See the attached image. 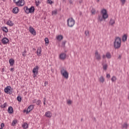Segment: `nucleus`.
Returning a JSON list of instances; mask_svg holds the SVG:
<instances>
[{
    "mask_svg": "<svg viewBox=\"0 0 129 129\" xmlns=\"http://www.w3.org/2000/svg\"><path fill=\"white\" fill-rule=\"evenodd\" d=\"M101 14H102V17H101V15H98V20L99 22H102L103 19L105 20L108 18V14H107V11H106V10H102Z\"/></svg>",
    "mask_w": 129,
    "mask_h": 129,
    "instance_id": "1",
    "label": "nucleus"
},
{
    "mask_svg": "<svg viewBox=\"0 0 129 129\" xmlns=\"http://www.w3.org/2000/svg\"><path fill=\"white\" fill-rule=\"evenodd\" d=\"M121 45V39L119 37H116L114 42V47L115 49H119Z\"/></svg>",
    "mask_w": 129,
    "mask_h": 129,
    "instance_id": "2",
    "label": "nucleus"
},
{
    "mask_svg": "<svg viewBox=\"0 0 129 129\" xmlns=\"http://www.w3.org/2000/svg\"><path fill=\"white\" fill-rule=\"evenodd\" d=\"M68 26L70 27V28H72L74 25H75V20L73 19V18H69L67 20Z\"/></svg>",
    "mask_w": 129,
    "mask_h": 129,
    "instance_id": "3",
    "label": "nucleus"
},
{
    "mask_svg": "<svg viewBox=\"0 0 129 129\" xmlns=\"http://www.w3.org/2000/svg\"><path fill=\"white\" fill-rule=\"evenodd\" d=\"M60 73L61 75L66 78V79H68V78L69 77V74L68 73V72L63 68L61 69L60 70Z\"/></svg>",
    "mask_w": 129,
    "mask_h": 129,
    "instance_id": "4",
    "label": "nucleus"
},
{
    "mask_svg": "<svg viewBox=\"0 0 129 129\" xmlns=\"http://www.w3.org/2000/svg\"><path fill=\"white\" fill-rule=\"evenodd\" d=\"M4 91L5 93L9 94L10 95H11V94H13V91H12V87L10 86L6 87L4 89Z\"/></svg>",
    "mask_w": 129,
    "mask_h": 129,
    "instance_id": "5",
    "label": "nucleus"
},
{
    "mask_svg": "<svg viewBox=\"0 0 129 129\" xmlns=\"http://www.w3.org/2000/svg\"><path fill=\"white\" fill-rule=\"evenodd\" d=\"M95 58L98 61H100V60H101V56H100V54L98 53V51L97 50L95 51Z\"/></svg>",
    "mask_w": 129,
    "mask_h": 129,
    "instance_id": "6",
    "label": "nucleus"
},
{
    "mask_svg": "<svg viewBox=\"0 0 129 129\" xmlns=\"http://www.w3.org/2000/svg\"><path fill=\"white\" fill-rule=\"evenodd\" d=\"M29 31L30 33L32 34V35H33V36H36V30H35V29H34L33 27L32 26L29 27Z\"/></svg>",
    "mask_w": 129,
    "mask_h": 129,
    "instance_id": "7",
    "label": "nucleus"
},
{
    "mask_svg": "<svg viewBox=\"0 0 129 129\" xmlns=\"http://www.w3.org/2000/svg\"><path fill=\"white\" fill-rule=\"evenodd\" d=\"M34 109V105H30L28 107V108L27 109L26 111V114H28L30 112L32 111Z\"/></svg>",
    "mask_w": 129,
    "mask_h": 129,
    "instance_id": "8",
    "label": "nucleus"
},
{
    "mask_svg": "<svg viewBox=\"0 0 129 129\" xmlns=\"http://www.w3.org/2000/svg\"><path fill=\"white\" fill-rule=\"evenodd\" d=\"M2 42L4 45H6L9 43V39L7 37H4L2 39Z\"/></svg>",
    "mask_w": 129,
    "mask_h": 129,
    "instance_id": "9",
    "label": "nucleus"
},
{
    "mask_svg": "<svg viewBox=\"0 0 129 129\" xmlns=\"http://www.w3.org/2000/svg\"><path fill=\"white\" fill-rule=\"evenodd\" d=\"M59 59L60 60H65L66 59V53H61L59 55Z\"/></svg>",
    "mask_w": 129,
    "mask_h": 129,
    "instance_id": "10",
    "label": "nucleus"
},
{
    "mask_svg": "<svg viewBox=\"0 0 129 129\" xmlns=\"http://www.w3.org/2000/svg\"><path fill=\"white\" fill-rule=\"evenodd\" d=\"M32 72L33 73H36L38 74L39 72V66H36L35 67H34L33 69Z\"/></svg>",
    "mask_w": 129,
    "mask_h": 129,
    "instance_id": "11",
    "label": "nucleus"
},
{
    "mask_svg": "<svg viewBox=\"0 0 129 129\" xmlns=\"http://www.w3.org/2000/svg\"><path fill=\"white\" fill-rule=\"evenodd\" d=\"M36 53L37 56H41V53H42V48L41 47L37 48Z\"/></svg>",
    "mask_w": 129,
    "mask_h": 129,
    "instance_id": "12",
    "label": "nucleus"
},
{
    "mask_svg": "<svg viewBox=\"0 0 129 129\" xmlns=\"http://www.w3.org/2000/svg\"><path fill=\"white\" fill-rule=\"evenodd\" d=\"M25 0H21L20 1H18V6L19 7H23L25 5Z\"/></svg>",
    "mask_w": 129,
    "mask_h": 129,
    "instance_id": "13",
    "label": "nucleus"
},
{
    "mask_svg": "<svg viewBox=\"0 0 129 129\" xmlns=\"http://www.w3.org/2000/svg\"><path fill=\"white\" fill-rule=\"evenodd\" d=\"M8 112L10 114H12V113H14V109L13 108V107L12 106L9 107L8 109Z\"/></svg>",
    "mask_w": 129,
    "mask_h": 129,
    "instance_id": "14",
    "label": "nucleus"
},
{
    "mask_svg": "<svg viewBox=\"0 0 129 129\" xmlns=\"http://www.w3.org/2000/svg\"><path fill=\"white\" fill-rule=\"evenodd\" d=\"M35 12V7L34 6H31L30 8H29V14H32Z\"/></svg>",
    "mask_w": 129,
    "mask_h": 129,
    "instance_id": "15",
    "label": "nucleus"
},
{
    "mask_svg": "<svg viewBox=\"0 0 129 129\" xmlns=\"http://www.w3.org/2000/svg\"><path fill=\"white\" fill-rule=\"evenodd\" d=\"M45 115L46 117H49V118L52 117V114L51 113V112L49 111L45 113Z\"/></svg>",
    "mask_w": 129,
    "mask_h": 129,
    "instance_id": "16",
    "label": "nucleus"
},
{
    "mask_svg": "<svg viewBox=\"0 0 129 129\" xmlns=\"http://www.w3.org/2000/svg\"><path fill=\"white\" fill-rule=\"evenodd\" d=\"M12 12L13 13V14H18V13H19V8H14L12 10Z\"/></svg>",
    "mask_w": 129,
    "mask_h": 129,
    "instance_id": "17",
    "label": "nucleus"
},
{
    "mask_svg": "<svg viewBox=\"0 0 129 129\" xmlns=\"http://www.w3.org/2000/svg\"><path fill=\"white\" fill-rule=\"evenodd\" d=\"M9 63L10 66H14V64H15V60L13 58H11L9 59Z\"/></svg>",
    "mask_w": 129,
    "mask_h": 129,
    "instance_id": "18",
    "label": "nucleus"
},
{
    "mask_svg": "<svg viewBox=\"0 0 129 129\" xmlns=\"http://www.w3.org/2000/svg\"><path fill=\"white\" fill-rule=\"evenodd\" d=\"M1 30L5 33H8L9 32V30L7 27H2Z\"/></svg>",
    "mask_w": 129,
    "mask_h": 129,
    "instance_id": "19",
    "label": "nucleus"
},
{
    "mask_svg": "<svg viewBox=\"0 0 129 129\" xmlns=\"http://www.w3.org/2000/svg\"><path fill=\"white\" fill-rule=\"evenodd\" d=\"M128 126V124L127 123L125 122L123 124H122L121 128L127 129Z\"/></svg>",
    "mask_w": 129,
    "mask_h": 129,
    "instance_id": "20",
    "label": "nucleus"
},
{
    "mask_svg": "<svg viewBox=\"0 0 129 129\" xmlns=\"http://www.w3.org/2000/svg\"><path fill=\"white\" fill-rule=\"evenodd\" d=\"M98 80L99 82H100V83H103L104 82L105 80L103 76H101L100 78H99Z\"/></svg>",
    "mask_w": 129,
    "mask_h": 129,
    "instance_id": "21",
    "label": "nucleus"
},
{
    "mask_svg": "<svg viewBox=\"0 0 129 129\" xmlns=\"http://www.w3.org/2000/svg\"><path fill=\"white\" fill-rule=\"evenodd\" d=\"M7 25L10 27H13V26H14V23H13V21L9 20L7 22Z\"/></svg>",
    "mask_w": 129,
    "mask_h": 129,
    "instance_id": "22",
    "label": "nucleus"
},
{
    "mask_svg": "<svg viewBox=\"0 0 129 129\" xmlns=\"http://www.w3.org/2000/svg\"><path fill=\"white\" fill-rule=\"evenodd\" d=\"M109 23L110 25L113 26V25H114V24H115V21H114V20H113L112 19H110Z\"/></svg>",
    "mask_w": 129,
    "mask_h": 129,
    "instance_id": "23",
    "label": "nucleus"
},
{
    "mask_svg": "<svg viewBox=\"0 0 129 129\" xmlns=\"http://www.w3.org/2000/svg\"><path fill=\"white\" fill-rule=\"evenodd\" d=\"M106 57L107 59H110L111 58V54L109 52H108L106 53Z\"/></svg>",
    "mask_w": 129,
    "mask_h": 129,
    "instance_id": "24",
    "label": "nucleus"
},
{
    "mask_svg": "<svg viewBox=\"0 0 129 129\" xmlns=\"http://www.w3.org/2000/svg\"><path fill=\"white\" fill-rule=\"evenodd\" d=\"M63 39V36L62 35H58L56 36V40L58 41H61V40Z\"/></svg>",
    "mask_w": 129,
    "mask_h": 129,
    "instance_id": "25",
    "label": "nucleus"
},
{
    "mask_svg": "<svg viewBox=\"0 0 129 129\" xmlns=\"http://www.w3.org/2000/svg\"><path fill=\"white\" fill-rule=\"evenodd\" d=\"M127 40V35L126 34H124L122 37V41L123 42H125Z\"/></svg>",
    "mask_w": 129,
    "mask_h": 129,
    "instance_id": "26",
    "label": "nucleus"
},
{
    "mask_svg": "<svg viewBox=\"0 0 129 129\" xmlns=\"http://www.w3.org/2000/svg\"><path fill=\"white\" fill-rule=\"evenodd\" d=\"M22 127H23V128H28V127H29L28 123L27 122H25L23 124Z\"/></svg>",
    "mask_w": 129,
    "mask_h": 129,
    "instance_id": "27",
    "label": "nucleus"
},
{
    "mask_svg": "<svg viewBox=\"0 0 129 129\" xmlns=\"http://www.w3.org/2000/svg\"><path fill=\"white\" fill-rule=\"evenodd\" d=\"M24 10L26 14H29V8H28V7H27V6L25 7L24 8Z\"/></svg>",
    "mask_w": 129,
    "mask_h": 129,
    "instance_id": "28",
    "label": "nucleus"
},
{
    "mask_svg": "<svg viewBox=\"0 0 129 129\" xmlns=\"http://www.w3.org/2000/svg\"><path fill=\"white\" fill-rule=\"evenodd\" d=\"M18 122V120H14L12 123V126H15L16 125V124Z\"/></svg>",
    "mask_w": 129,
    "mask_h": 129,
    "instance_id": "29",
    "label": "nucleus"
},
{
    "mask_svg": "<svg viewBox=\"0 0 129 129\" xmlns=\"http://www.w3.org/2000/svg\"><path fill=\"white\" fill-rule=\"evenodd\" d=\"M7 105H8V103H7V102H6L3 105H1V107L2 108H6V107H7Z\"/></svg>",
    "mask_w": 129,
    "mask_h": 129,
    "instance_id": "30",
    "label": "nucleus"
},
{
    "mask_svg": "<svg viewBox=\"0 0 129 129\" xmlns=\"http://www.w3.org/2000/svg\"><path fill=\"white\" fill-rule=\"evenodd\" d=\"M112 82H114V81H116V77L115 76H113L111 79Z\"/></svg>",
    "mask_w": 129,
    "mask_h": 129,
    "instance_id": "31",
    "label": "nucleus"
},
{
    "mask_svg": "<svg viewBox=\"0 0 129 129\" xmlns=\"http://www.w3.org/2000/svg\"><path fill=\"white\" fill-rule=\"evenodd\" d=\"M17 100H18V101H19V102H21L22 101V97L18 96L17 97Z\"/></svg>",
    "mask_w": 129,
    "mask_h": 129,
    "instance_id": "32",
    "label": "nucleus"
},
{
    "mask_svg": "<svg viewBox=\"0 0 129 129\" xmlns=\"http://www.w3.org/2000/svg\"><path fill=\"white\" fill-rule=\"evenodd\" d=\"M13 2L16 4V6H19V2H20V0H13Z\"/></svg>",
    "mask_w": 129,
    "mask_h": 129,
    "instance_id": "33",
    "label": "nucleus"
},
{
    "mask_svg": "<svg viewBox=\"0 0 129 129\" xmlns=\"http://www.w3.org/2000/svg\"><path fill=\"white\" fill-rule=\"evenodd\" d=\"M52 15H57V9L52 11Z\"/></svg>",
    "mask_w": 129,
    "mask_h": 129,
    "instance_id": "34",
    "label": "nucleus"
},
{
    "mask_svg": "<svg viewBox=\"0 0 129 129\" xmlns=\"http://www.w3.org/2000/svg\"><path fill=\"white\" fill-rule=\"evenodd\" d=\"M44 41L45 42V44H49V39H48V38L46 37L44 39Z\"/></svg>",
    "mask_w": 129,
    "mask_h": 129,
    "instance_id": "35",
    "label": "nucleus"
},
{
    "mask_svg": "<svg viewBox=\"0 0 129 129\" xmlns=\"http://www.w3.org/2000/svg\"><path fill=\"white\" fill-rule=\"evenodd\" d=\"M41 102H42L41 101V100H37V101H36V105H40Z\"/></svg>",
    "mask_w": 129,
    "mask_h": 129,
    "instance_id": "36",
    "label": "nucleus"
},
{
    "mask_svg": "<svg viewBox=\"0 0 129 129\" xmlns=\"http://www.w3.org/2000/svg\"><path fill=\"white\" fill-rule=\"evenodd\" d=\"M91 12L92 15H95V12H96V11H95V9H92Z\"/></svg>",
    "mask_w": 129,
    "mask_h": 129,
    "instance_id": "37",
    "label": "nucleus"
},
{
    "mask_svg": "<svg viewBox=\"0 0 129 129\" xmlns=\"http://www.w3.org/2000/svg\"><path fill=\"white\" fill-rule=\"evenodd\" d=\"M103 70H106L107 69V64H105L103 66Z\"/></svg>",
    "mask_w": 129,
    "mask_h": 129,
    "instance_id": "38",
    "label": "nucleus"
},
{
    "mask_svg": "<svg viewBox=\"0 0 129 129\" xmlns=\"http://www.w3.org/2000/svg\"><path fill=\"white\" fill-rule=\"evenodd\" d=\"M67 104H68L69 105H70V104H72V101H71V100H68L67 101Z\"/></svg>",
    "mask_w": 129,
    "mask_h": 129,
    "instance_id": "39",
    "label": "nucleus"
},
{
    "mask_svg": "<svg viewBox=\"0 0 129 129\" xmlns=\"http://www.w3.org/2000/svg\"><path fill=\"white\" fill-rule=\"evenodd\" d=\"M122 6H123L124 5V4H125V2H126V0H120Z\"/></svg>",
    "mask_w": 129,
    "mask_h": 129,
    "instance_id": "40",
    "label": "nucleus"
},
{
    "mask_svg": "<svg viewBox=\"0 0 129 129\" xmlns=\"http://www.w3.org/2000/svg\"><path fill=\"white\" fill-rule=\"evenodd\" d=\"M85 34L86 36H89V31L86 30L85 32Z\"/></svg>",
    "mask_w": 129,
    "mask_h": 129,
    "instance_id": "41",
    "label": "nucleus"
},
{
    "mask_svg": "<svg viewBox=\"0 0 129 129\" xmlns=\"http://www.w3.org/2000/svg\"><path fill=\"white\" fill-rule=\"evenodd\" d=\"M35 4L36 7H38L39 5H40V2H37V1H35Z\"/></svg>",
    "mask_w": 129,
    "mask_h": 129,
    "instance_id": "42",
    "label": "nucleus"
},
{
    "mask_svg": "<svg viewBox=\"0 0 129 129\" xmlns=\"http://www.w3.org/2000/svg\"><path fill=\"white\" fill-rule=\"evenodd\" d=\"M1 127L0 128H4L5 127V123H2L1 124Z\"/></svg>",
    "mask_w": 129,
    "mask_h": 129,
    "instance_id": "43",
    "label": "nucleus"
},
{
    "mask_svg": "<svg viewBox=\"0 0 129 129\" xmlns=\"http://www.w3.org/2000/svg\"><path fill=\"white\" fill-rule=\"evenodd\" d=\"M47 3L50 5H52V4H53V2L52 1V0H47Z\"/></svg>",
    "mask_w": 129,
    "mask_h": 129,
    "instance_id": "44",
    "label": "nucleus"
},
{
    "mask_svg": "<svg viewBox=\"0 0 129 129\" xmlns=\"http://www.w3.org/2000/svg\"><path fill=\"white\" fill-rule=\"evenodd\" d=\"M22 56H23V57H26V56H27L26 54V50L22 53Z\"/></svg>",
    "mask_w": 129,
    "mask_h": 129,
    "instance_id": "45",
    "label": "nucleus"
},
{
    "mask_svg": "<svg viewBox=\"0 0 129 129\" xmlns=\"http://www.w3.org/2000/svg\"><path fill=\"white\" fill-rule=\"evenodd\" d=\"M38 75V74L33 73V77L35 78Z\"/></svg>",
    "mask_w": 129,
    "mask_h": 129,
    "instance_id": "46",
    "label": "nucleus"
},
{
    "mask_svg": "<svg viewBox=\"0 0 129 129\" xmlns=\"http://www.w3.org/2000/svg\"><path fill=\"white\" fill-rule=\"evenodd\" d=\"M107 78H109L110 77V75L109 74H107L106 75Z\"/></svg>",
    "mask_w": 129,
    "mask_h": 129,
    "instance_id": "47",
    "label": "nucleus"
},
{
    "mask_svg": "<svg viewBox=\"0 0 129 129\" xmlns=\"http://www.w3.org/2000/svg\"><path fill=\"white\" fill-rule=\"evenodd\" d=\"M47 85H48V82L45 81L44 82V86H47Z\"/></svg>",
    "mask_w": 129,
    "mask_h": 129,
    "instance_id": "48",
    "label": "nucleus"
},
{
    "mask_svg": "<svg viewBox=\"0 0 129 129\" xmlns=\"http://www.w3.org/2000/svg\"><path fill=\"white\" fill-rule=\"evenodd\" d=\"M33 103H37V100L36 99H34L32 101Z\"/></svg>",
    "mask_w": 129,
    "mask_h": 129,
    "instance_id": "49",
    "label": "nucleus"
},
{
    "mask_svg": "<svg viewBox=\"0 0 129 129\" xmlns=\"http://www.w3.org/2000/svg\"><path fill=\"white\" fill-rule=\"evenodd\" d=\"M44 101L43 102V104L44 105H45L46 104V98H44Z\"/></svg>",
    "mask_w": 129,
    "mask_h": 129,
    "instance_id": "50",
    "label": "nucleus"
},
{
    "mask_svg": "<svg viewBox=\"0 0 129 129\" xmlns=\"http://www.w3.org/2000/svg\"><path fill=\"white\" fill-rule=\"evenodd\" d=\"M65 44H66V42L64 41V42H62V45L64 46H65Z\"/></svg>",
    "mask_w": 129,
    "mask_h": 129,
    "instance_id": "51",
    "label": "nucleus"
},
{
    "mask_svg": "<svg viewBox=\"0 0 129 129\" xmlns=\"http://www.w3.org/2000/svg\"><path fill=\"white\" fill-rule=\"evenodd\" d=\"M10 70L12 72H13V71H14V70H15V69H14L13 68L10 69Z\"/></svg>",
    "mask_w": 129,
    "mask_h": 129,
    "instance_id": "52",
    "label": "nucleus"
},
{
    "mask_svg": "<svg viewBox=\"0 0 129 129\" xmlns=\"http://www.w3.org/2000/svg\"><path fill=\"white\" fill-rule=\"evenodd\" d=\"M106 57V55H103L102 57H103V59L105 58Z\"/></svg>",
    "mask_w": 129,
    "mask_h": 129,
    "instance_id": "53",
    "label": "nucleus"
},
{
    "mask_svg": "<svg viewBox=\"0 0 129 129\" xmlns=\"http://www.w3.org/2000/svg\"><path fill=\"white\" fill-rule=\"evenodd\" d=\"M93 119L94 121H95V122H96V118L95 117H94Z\"/></svg>",
    "mask_w": 129,
    "mask_h": 129,
    "instance_id": "54",
    "label": "nucleus"
},
{
    "mask_svg": "<svg viewBox=\"0 0 129 129\" xmlns=\"http://www.w3.org/2000/svg\"><path fill=\"white\" fill-rule=\"evenodd\" d=\"M2 72H5V68H3L2 70Z\"/></svg>",
    "mask_w": 129,
    "mask_h": 129,
    "instance_id": "55",
    "label": "nucleus"
},
{
    "mask_svg": "<svg viewBox=\"0 0 129 129\" xmlns=\"http://www.w3.org/2000/svg\"><path fill=\"white\" fill-rule=\"evenodd\" d=\"M120 58H121V56L119 55L118 57V59H120Z\"/></svg>",
    "mask_w": 129,
    "mask_h": 129,
    "instance_id": "56",
    "label": "nucleus"
},
{
    "mask_svg": "<svg viewBox=\"0 0 129 129\" xmlns=\"http://www.w3.org/2000/svg\"><path fill=\"white\" fill-rule=\"evenodd\" d=\"M23 112H27V110L24 109V110H23Z\"/></svg>",
    "mask_w": 129,
    "mask_h": 129,
    "instance_id": "57",
    "label": "nucleus"
},
{
    "mask_svg": "<svg viewBox=\"0 0 129 129\" xmlns=\"http://www.w3.org/2000/svg\"><path fill=\"white\" fill-rule=\"evenodd\" d=\"M70 4H72V1H70Z\"/></svg>",
    "mask_w": 129,
    "mask_h": 129,
    "instance_id": "58",
    "label": "nucleus"
},
{
    "mask_svg": "<svg viewBox=\"0 0 129 129\" xmlns=\"http://www.w3.org/2000/svg\"><path fill=\"white\" fill-rule=\"evenodd\" d=\"M81 120V121H83V118H82Z\"/></svg>",
    "mask_w": 129,
    "mask_h": 129,
    "instance_id": "59",
    "label": "nucleus"
},
{
    "mask_svg": "<svg viewBox=\"0 0 129 129\" xmlns=\"http://www.w3.org/2000/svg\"><path fill=\"white\" fill-rule=\"evenodd\" d=\"M3 2H6V0H2Z\"/></svg>",
    "mask_w": 129,
    "mask_h": 129,
    "instance_id": "60",
    "label": "nucleus"
},
{
    "mask_svg": "<svg viewBox=\"0 0 129 129\" xmlns=\"http://www.w3.org/2000/svg\"><path fill=\"white\" fill-rule=\"evenodd\" d=\"M98 3V2H99V0H97V1Z\"/></svg>",
    "mask_w": 129,
    "mask_h": 129,
    "instance_id": "61",
    "label": "nucleus"
},
{
    "mask_svg": "<svg viewBox=\"0 0 129 129\" xmlns=\"http://www.w3.org/2000/svg\"><path fill=\"white\" fill-rule=\"evenodd\" d=\"M79 3H80V4H81V2H79Z\"/></svg>",
    "mask_w": 129,
    "mask_h": 129,
    "instance_id": "62",
    "label": "nucleus"
},
{
    "mask_svg": "<svg viewBox=\"0 0 129 129\" xmlns=\"http://www.w3.org/2000/svg\"><path fill=\"white\" fill-rule=\"evenodd\" d=\"M0 129H3V128H0Z\"/></svg>",
    "mask_w": 129,
    "mask_h": 129,
    "instance_id": "63",
    "label": "nucleus"
},
{
    "mask_svg": "<svg viewBox=\"0 0 129 129\" xmlns=\"http://www.w3.org/2000/svg\"><path fill=\"white\" fill-rule=\"evenodd\" d=\"M0 38H1V35H0Z\"/></svg>",
    "mask_w": 129,
    "mask_h": 129,
    "instance_id": "64",
    "label": "nucleus"
}]
</instances>
